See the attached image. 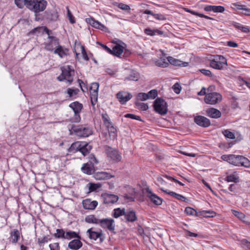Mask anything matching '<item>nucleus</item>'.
Segmentation results:
<instances>
[{
  "mask_svg": "<svg viewBox=\"0 0 250 250\" xmlns=\"http://www.w3.org/2000/svg\"><path fill=\"white\" fill-rule=\"evenodd\" d=\"M57 48L54 50V54H58L61 58H63L68 55L69 50L59 44L57 45Z\"/></svg>",
  "mask_w": 250,
  "mask_h": 250,
  "instance_id": "6ab92c4d",
  "label": "nucleus"
},
{
  "mask_svg": "<svg viewBox=\"0 0 250 250\" xmlns=\"http://www.w3.org/2000/svg\"><path fill=\"white\" fill-rule=\"evenodd\" d=\"M156 64L158 66L165 68L168 66V63L166 62L165 59H163L157 61L156 62Z\"/></svg>",
  "mask_w": 250,
  "mask_h": 250,
  "instance_id": "a18cd8bd",
  "label": "nucleus"
},
{
  "mask_svg": "<svg viewBox=\"0 0 250 250\" xmlns=\"http://www.w3.org/2000/svg\"><path fill=\"white\" fill-rule=\"evenodd\" d=\"M124 51V47L121 45L117 44L112 49L111 54L117 57H120Z\"/></svg>",
  "mask_w": 250,
  "mask_h": 250,
  "instance_id": "c85d7f7f",
  "label": "nucleus"
},
{
  "mask_svg": "<svg viewBox=\"0 0 250 250\" xmlns=\"http://www.w3.org/2000/svg\"><path fill=\"white\" fill-rule=\"evenodd\" d=\"M69 106L72 108L74 113H80L83 108V104L78 102H75L70 104Z\"/></svg>",
  "mask_w": 250,
  "mask_h": 250,
  "instance_id": "a878e982",
  "label": "nucleus"
},
{
  "mask_svg": "<svg viewBox=\"0 0 250 250\" xmlns=\"http://www.w3.org/2000/svg\"><path fill=\"white\" fill-rule=\"evenodd\" d=\"M160 189L164 192L172 196V197H174L175 198L178 194V193H177L175 192L171 191L168 190H165L163 188H161Z\"/></svg>",
  "mask_w": 250,
  "mask_h": 250,
  "instance_id": "0e129e2a",
  "label": "nucleus"
},
{
  "mask_svg": "<svg viewBox=\"0 0 250 250\" xmlns=\"http://www.w3.org/2000/svg\"><path fill=\"white\" fill-rule=\"evenodd\" d=\"M234 26L235 28L240 30L242 32L244 33H248L250 30L248 27L243 26L240 23H235L234 24Z\"/></svg>",
  "mask_w": 250,
  "mask_h": 250,
  "instance_id": "ea45409f",
  "label": "nucleus"
},
{
  "mask_svg": "<svg viewBox=\"0 0 250 250\" xmlns=\"http://www.w3.org/2000/svg\"><path fill=\"white\" fill-rule=\"evenodd\" d=\"M70 134L74 133L77 136L87 137L92 134V130L90 127L83 125H72L69 127Z\"/></svg>",
  "mask_w": 250,
  "mask_h": 250,
  "instance_id": "f03ea898",
  "label": "nucleus"
},
{
  "mask_svg": "<svg viewBox=\"0 0 250 250\" xmlns=\"http://www.w3.org/2000/svg\"><path fill=\"white\" fill-rule=\"evenodd\" d=\"M167 60L169 63L175 66H187L188 65V62H182L170 56L167 57Z\"/></svg>",
  "mask_w": 250,
  "mask_h": 250,
  "instance_id": "412c9836",
  "label": "nucleus"
},
{
  "mask_svg": "<svg viewBox=\"0 0 250 250\" xmlns=\"http://www.w3.org/2000/svg\"><path fill=\"white\" fill-rule=\"evenodd\" d=\"M118 7L121 9L125 11H128L130 9V6L128 5H127L123 3H119L118 4Z\"/></svg>",
  "mask_w": 250,
  "mask_h": 250,
  "instance_id": "13d9d810",
  "label": "nucleus"
},
{
  "mask_svg": "<svg viewBox=\"0 0 250 250\" xmlns=\"http://www.w3.org/2000/svg\"><path fill=\"white\" fill-rule=\"evenodd\" d=\"M153 107L155 112L161 115H165L167 113V102L161 98H157L154 101Z\"/></svg>",
  "mask_w": 250,
  "mask_h": 250,
  "instance_id": "39448f33",
  "label": "nucleus"
},
{
  "mask_svg": "<svg viewBox=\"0 0 250 250\" xmlns=\"http://www.w3.org/2000/svg\"><path fill=\"white\" fill-rule=\"evenodd\" d=\"M222 95L217 92H211L206 95L204 101L206 103L209 104H215L221 101Z\"/></svg>",
  "mask_w": 250,
  "mask_h": 250,
  "instance_id": "423d86ee",
  "label": "nucleus"
},
{
  "mask_svg": "<svg viewBox=\"0 0 250 250\" xmlns=\"http://www.w3.org/2000/svg\"><path fill=\"white\" fill-rule=\"evenodd\" d=\"M100 219L96 218L94 215H90L85 217V221L87 223L99 224Z\"/></svg>",
  "mask_w": 250,
  "mask_h": 250,
  "instance_id": "2f4dec72",
  "label": "nucleus"
},
{
  "mask_svg": "<svg viewBox=\"0 0 250 250\" xmlns=\"http://www.w3.org/2000/svg\"><path fill=\"white\" fill-rule=\"evenodd\" d=\"M50 250H60V247L59 243H54V244H50L49 245Z\"/></svg>",
  "mask_w": 250,
  "mask_h": 250,
  "instance_id": "bf43d9fd",
  "label": "nucleus"
},
{
  "mask_svg": "<svg viewBox=\"0 0 250 250\" xmlns=\"http://www.w3.org/2000/svg\"><path fill=\"white\" fill-rule=\"evenodd\" d=\"M147 94L148 96V99H155L158 95V91L156 89H152L149 91Z\"/></svg>",
  "mask_w": 250,
  "mask_h": 250,
  "instance_id": "49530a36",
  "label": "nucleus"
},
{
  "mask_svg": "<svg viewBox=\"0 0 250 250\" xmlns=\"http://www.w3.org/2000/svg\"><path fill=\"white\" fill-rule=\"evenodd\" d=\"M154 18L159 21H164L166 20V17L161 14H154Z\"/></svg>",
  "mask_w": 250,
  "mask_h": 250,
  "instance_id": "69168bd1",
  "label": "nucleus"
},
{
  "mask_svg": "<svg viewBox=\"0 0 250 250\" xmlns=\"http://www.w3.org/2000/svg\"><path fill=\"white\" fill-rule=\"evenodd\" d=\"M82 143L77 142L73 143L68 149V151L70 153H75L77 151H80V147L81 146Z\"/></svg>",
  "mask_w": 250,
  "mask_h": 250,
  "instance_id": "c756f323",
  "label": "nucleus"
},
{
  "mask_svg": "<svg viewBox=\"0 0 250 250\" xmlns=\"http://www.w3.org/2000/svg\"><path fill=\"white\" fill-rule=\"evenodd\" d=\"M20 238V233L18 229H14L11 231L9 239L12 243L15 244L17 243Z\"/></svg>",
  "mask_w": 250,
  "mask_h": 250,
  "instance_id": "b1692460",
  "label": "nucleus"
},
{
  "mask_svg": "<svg viewBox=\"0 0 250 250\" xmlns=\"http://www.w3.org/2000/svg\"><path fill=\"white\" fill-rule=\"evenodd\" d=\"M223 134L226 138L232 139L235 138V135L234 133L229 131V130H225L223 131Z\"/></svg>",
  "mask_w": 250,
  "mask_h": 250,
  "instance_id": "de8ad7c7",
  "label": "nucleus"
},
{
  "mask_svg": "<svg viewBox=\"0 0 250 250\" xmlns=\"http://www.w3.org/2000/svg\"><path fill=\"white\" fill-rule=\"evenodd\" d=\"M225 11L224 7L220 5H213L212 11L215 13H222Z\"/></svg>",
  "mask_w": 250,
  "mask_h": 250,
  "instance_id": "09e8293b",
  "label": "nucleus"
},
{
  "mask_svg": "<svg viewBox=\"0 0 250 250\" xmlns=\"http://www.w3.org/2000/svg\"><path fill=\"white\" fill-rule=\"evenodd\" d=\"M67 17L68 18L70 22L71 23H74L75 22V18L73 16L72 14L71 13L70 10L69 9V8L68 7H67Z\"/></svg>",
  "mask_w": 250,
  "mask_h": 250,
  "instance_id": "6e6d98bb",
  "label": "nucleus"
},
{
  "mask_svg": "<svg viewBox=\"0 0 250 250\" xmlns=\"http://www.w3.org/2000/svg\"><path fill=\"white\" fill-rule=\"evenodd\" d=\"M102 196L104 199V203L105 204H114L117 202L119 199L118 196L107 193L103 194Z\"/></svg>",
  "mask_w": 250,
  "mask_h": 250,
  "instance_id": "ddd939ff",
  "label": "nucleus"
},
{
  "mask_svg": "<svg viewBox=\"0 0 250 250\" xmlns=\"http://www.w3.org/2000/svg\"><path fill=\"white\" fill-rule=\"evenodd\" d=\"M125 118H128L132 119H135L138 121H141V118L140 116L135 115L132 114H126L125 115Z\"/></svg>",
  "mask_w": 250,
  "mask_h": 250,
  "instance_id": "052dcab7",
  "label": "nucleus"
},
{
  "mask_svg": "<svg viewBox=\"0 0 250 250\" xmlns=\"http://www.w3.org/2000/svg\"><path fill=\"white\" fill-rule=\"evenodd\" d=\"M116 97L121 104H125L132 97V95L130 93L121 91L118 92L116 95Z\"/></svg>",
  "mask_w": 250,
  "mask_h": 250,
  "instance_id": "9b49d317",
  "label": "nucleus"
},
{
  "mask_svg": "<svg viewBox=\"0 0 250 250\" xmlns=\"http://www.w3.org/2000/svg\"><path fill=\"white\" fill-rule=\"evenodd\" d=\"M200 217H213L216 216V212L212 210H202L199 211Z\"/></svg>",
  "mask_w": 250,
  "mask_h": 250,
  "instance_id": "7c9ffc66",
  "label": "nucleus"
},
{
  "mask_svg": "<svg viewBox=\"0 0 250 250\" xmlns=\"http://www.w3.org/2000/svg\"><path fill=\"white\" fill-rule=\"evenodd\" d=\"M80 239L76 238L71 241L68 245V247L71 250H78L82 246L83 243L80 240Z\"/></svg>",
  "mask_w": 250,
  "mask_h": 250,
  "instance_id": "f3484780",
  "label": "nucleus"
},
{
  "mask_svg": "<svg viewBox=\"0 0 250 250\" xmlns=\"http://www.w3.org/2000/svg\"><path fill=\"white\" fill-rule=\"evenodd\" d=\"M124 216L127 222H134L137 220L136 212L133 210L125 211Z\"/></svg>",
  "mask_w": 250,
  "mask_h": 250,
  "instance_id": "a211bd4d",
  "label": "nucleus"
},
{
  "mask_svg": "<svg viewBox=\"0 0 250 250\" xmlns=\"http://www.w3.org/2000/svg\"><path fill=\"white\" fill-rule=\"evenodd\" d=\"M99 87V84L98 83H92V85L90 87V91L95 90L98 91Z\"/></svg>",
  "mask_w": 250,
  "mask_h": 250,
  "instance_id": "338daca9",
  "label": "nucleus"
},
{
  "mask_svg": "<svg viewBox=\"0 0 250 250\" xmlns=\"http://www.w3.org/2000/svg\"><path fill=\"white\" fill-rule=\"evenodd\" d=\"M81 152L83 156L86 155L90 151L92 148V146L89 145L88 143L82 142L81 146L80 147Z\"/></svg>",
  "mask_w": 250,
  "mask_h": 250,
  "instance_id": "393cba45",
  "label": "nucleus"
},
{
  "mask_svg": "<svg viewBox=\"0 0 250 250\" xmlns=\"http://www.w3.org/2000/svg\"><path fill=\"white\" fill-rule=\"evenodd\" d=\"M15 3L18 8L21 9L23 8L24 6L26 7L25 0H15Z\"/></svg>",
  "mask_w": 250,
  "mask_h": 250,
  "instance_id": "8fccbe9b",
  "label": "nucleus"
},
{
  "mask_svg": "<svg viewBox=\"0 0 250 250\" xmlns=\"http://www.w3.org/2000/svg\"><path fill=\"white\" fill-rule=\"evenodd\" d=\"M137 99L140 101H146L148 99V96L146 93H139L137 94Z\"/></svg>",
  "mask_w": 250,
  "mask_h": 250,
  "instance_id": "3c124183",
  "label": "nucleus"
},
{
  "mask_svg": "<svg viewBox=\"0 0 250 250\" xmlns=\"http://www.w3.org/2000/svg\"><path fill=\"white\" fill-rule=\"evenodd\" d=\"M144 32L146 35L150 36H153L156 35H162L164 34L163 31L159 30L158 29L152 30L150 28H146L144 30Z\"/></svg>",
  "mask_w": 250,
  "mask_h": 250,
  "instance_id": "bb28decb",
  "label": "nucleus"
},
{
  "mask_svg": "<svg viewBox=\"0 0 250 250\" xmlns=\"http://www.w3.org/2000/svg\"><path fill=\"white\" fill-rule=\"evenodd\" d=\"M226 181L228 182L237 183L239 182V177L236 174H230L226 177Z\"/></svg>",
  "mask_w": 250,
  "mask_h": 250,
  "instance_id": "4c0bfd02",
  "label": "nucleus"
},
{
  "mask_svg": "<svg viewBox=\"0 0 250 250\" xmlns=\"http://www.w3.org/2000/svg\"><path fill=\"white\" fill-rule=\"evenodd\" d=\"M83 206L85 209L93 210L98 205L96 201H91L90 199H86L83 201Z\"/></svg>",
  "mask_w": 250,
  "mask_h": 250,
  "instance_id": "2eb2a0df",
  "label": "nucleus"
},
{
  "mask_svg": "<svg viewBox=\"0 0 250 250\" xmlns=\"http://www.w3.org/2000/svg\"><path fill=\"white\" fill-rule=\"evenodd\" d=\"M26 8L37 14L43 11L46 7L47 2L45 0H25Z\"/></svg>",
  "mask_w": 250,
  "mask_h": 250,
  "instance_id": "7ed1b4c3",
  "label": "nucleus"
},
{
  "mask_svg": "<svg viewBox=\"0 0 250 250\" xmlns=\"http://www.w3.org/2000/svg\"><path fill=\"white\" fill-rule=\"evenodd\" d=\"M49 240H50V239L49 238L48 236H44L43 237L39 238L38 239V242L41 246L42 245L47 243Z\"/></svg>",
  "mask_w": 250,
  "mask_h": 250,
  "instance_id": "603ef678",
  "label": "nucleus"
},
{
  "mask_svg": "<svg viewBox=\"0 0 250 250\" xmlns=\"http://www.w3.org/2000/svg\"><path fill=\"white\" fill-rule=\"evenodd\" d=\"M79 91L78 89H72L69 88L67 90V94H68L69 97H72L74 95H76Z\"/></svg>",
  "mask_w": 250,
  "mask_h": 250,
  "instance_id": "c03bdc74",
  "label": "nucleus"
},
{
  "mask_svg": "<svg viewBox=\"0 0 250 250\" xmlns=\"http://www.w3.org/2000/svg\"><path fill=\"white\" fill-rule=\"evenodd\" d=\"M163 177L167 179V180H169V181H173L175 183H177L178 184H179L181 186H184V184H183L182 183H181V182L179 181L178 180H177V179L170 176H168V175H163Z\"/></svg>",
  "mask_w": 250,
  "mask_h": 250,
  "instance_id": "5fc2aeb1",
  "label": "nucleus"
},
{
  "mask_svg": "<svg viewBox=\"0 0 250 250\" xmlns=\"http://www.w3.org/2000/svg\"><path fill=\"white\" fill-rule=\"evenodd\" d=\"M86 21L88 23L95 28L99 29L103 31H106L107 29L104 24H102L98 21H96L92 18L86 19Z\"/></svg>",
  "mask_w": 250,
  "mask_h": 250,
  "instance_id": "4468645a",
  "label": "nucleus"
},
{
  "mask_svg": "<svg viewBox=\"0 0 250 250\" xmlns=\"http://www.w3.org/2000/svg\"><path fill=\"white\" fill-rule=\"evenodd\" d=\"M208 60L210 66L217 70H224L228 65L227 59L222 55H210Z\"/></svg>",
  "mask_w": 250,
  "mask_h": 250,
  "instance_id": "f257e3e1",
  "label": "nucleus"
},
{
  "mask_svg": "<svg viewBox=\"0 0 250 250\" xmlns=\"http://www.w3.org/2000/svg\"><path fill=\"white\" fill-rule=\"evenodd\" d=\"M135 105L138 109L143 111H146L148 108L147 104L144 103L136 102L135 103Z\"/></svg>",
  "mask_w": 250,
  "mask_h": 250,
  "instance_id": "79ce46f5",
  "label": "nucleus"
},
{
  "mask_svg": "<svg viewBox=\"0 0 250 250\" xmlns=\"http://www.w3.org/2000/svg\"><path fill=\"white\" fill-rule=\"evenodd\" d=\"M72 238L80 239V236L75 231H67L65 234L64 239L70 240Z\"/></svg>",
  "mask_w": 250,
  "mask_h": 250,
  "instance_id": "473e14b6",
  "label": "nucleus"
},
{
  "mask_svg": "<svg viewBox=\"0 0 250 250\" xmlns=\"http://www.w3.org/2000/svg\"><path fill=\"white\" fill-rule=\"evenodd\" d=\"M139 78V73L135 71H132L130 74L125 78V80L129 81H138Z\"/></svg>",
  "mask_w": 250,
  "mask_h": 250,
  "instance_id": "c9c22d12",
  "label": "nucleus"
},
{
  "mask_svg": "<svg viewBox=\"0 0 250 250\" xmlns=\"http://www.w3.org/2000/svg\"><path fill=\"white\" fill-rule=\"evenodd\" d=\"M44 18L49 21H55L58 18V13L54 11H46L44 15Z\"/></svg>",
  "mask_w": 250,
  "mask_h": 250,
  "instance_id": "5701e85b",
  "label": "nucleus"
},
{
  "mask_svg": "<svg viewBox=\"0 0 250 250\" xmlns=\"http://www.w3.org/2000/svg\"><path fill=\"white\" fill-rule=\"evenodd\" d=\"M185 212L188 215L200 217L199 211H197L196 210L190 207L186 208Z\"/></svg>",
  "mask_w": 250,
  "mask_h": 250,
  "instance_id": "f704fd0d",
  "label": "nucleus"
},
{
  "mask_svg": "<svg viewBox=\"0 0 250 250\" xmlns=\"http://www.w3.org/2000/svg\"><path fill=\"white\" fill-rule=\"evenodd\" d=\"M102 117L104 124L110 121V118L106 113H103L102 114Z\"/></svg>",
  "mask_w": 250,
  "mask_h": 250,
  "instance_id": "774afa93",
  "label": "nucleus"
},
{
  "mask_svg": "<svg viewBox=\"0 0 250 250\" xmlns=\"http://www.w3.org/2000/svg\"><path fill=\"white\" fill-rule=\"evenodd\" d=\"M105 150L106 151L108 157L110 158L113 161L118 162L121 160L122 156L117 150L113 149L110 146H105Z\"/></svg>",
  "mask_w": 250,
  "mask_h": 250,
  "instance_id": "0eeeda50",
  "label": "nucleus"
},
{
  "mask_svg": "<svg viewBox=\"0 0 250 250\" xmlns=\"http://www.w3.org/2000/svg\"><path fill=\"white\" fill-rule=\"evenodd\" d=\"M240 163V166H243L246 167H250V161L243 156H241Z\"/></svg>",
  "mask_w": 250,
  "mask_h": 250,
  "instance_id": "e433bc0d",
  "label": "nucleus"
},
{
  "mask_svg": "<svg viewBox=\"0 0 250 250\" xmlns=\"http://www.w3.org/2000/svg\"><path fill=\"white\" fill-rule=\"evenodd\" d=\"M242 247L244 250H250V242L246 239L241 240Z\"/></svg>",
  "mask_w": 250,
  "mask_h": 250,
  "instance_id": "37998d69",
  "label": "nucleus"
},
{
  "mask_svg": "<svg viewBox=\"0 0 250 250\" xmlns=\"http://www.w3.org/2000/svg\"><path fill=\"white\" fill-rule=\"evenodd\" d=\"M146 197L156 205L159 206L162 204L163 199L153 193L149 189L146 190Z\"/></svg>",
  "mask_w": 250,
  "mask_h": 250,
  "instance_id": "1a4fd4ad",
  "label": "nucleus"
},
{
  "mask_svg": "<svg viewBox=\"0 0 250 250\" xmlns=\"http://www.w3.org/2000/svg\"><path fill=\"white\" fill-rule=\"evenodd\" d=\"M62 73L57 77V80L60 82L66 80L69 84L73 81V77L74 75V70L69 65L64 66L61 68Z\"/></svg>",
  "mask_w": 250,
  "mask_h": 250,
  "instance_id": "20e7f679",
  "label": "nucleus"
},
{
  "mask_svg": "<svg viewBox=\"0 0 250 250\" xmlns=\"http://www.w3.org/2000/svg\"><path fill=\"white\" fill-rule=\"evenodd\" d=\"M233 214L240 220H243L245 218V215L242 212L236 210H233Z\"/></svg>",
  "mask_w": 250,
  "mask_h": 250,
  "instance_id": "4d7b16f0",
  "label": "nucleus"
},
{
  "mask_svg": "<svg viewBox=\"0 0 250 250\" xmlns=\"http://www.w3.org/2000/svg\"><path fill=\"white\" fill-rule=\"evenodd\" d=\"M207 115L212 118H219L221 116V112L214 108H209L206 110Z\"/></svg>",
  "mask_w": 250,
  "mask_h": 250,
  "instance_id": "aec40b11",
  "label": "nucleus"
},
{
  "mask_svg": "<svg viewBox=\"0 0 250 250\" xmlns=\"http://www.w3.org/2000/svg\"><path fill=\"white\" fill-rule=\"evenodd\" d=\"M87 233L90 239L97 240L99 238L101 242H103L104 239V235L101 230L99 231H96L92 228L87 230Z\"/></svg>",
  "mask_w": 250,
  "mask_h": 250,
  "instance_id": "6e6552de",
  "label": "nucleus"
},
{
  "mask_svg": "<svg viewBox=\"0 0 250 250\" xmlns=\"http://www.w3.org/2000/svg\"><path fill=\"white\" fill-rule=\"evenodd\" d=\"M194 120L197 125L203 127H207L210 125V120L203 116H197L194 118Z\"/></svg>",
  "mask_w": 250,
  "mask_h": 250,
  "instance_id": "f8f14e48",
  "label": "nucleus"
},
{
  "mask_svg": "<svg viewBox=\"0 0 250 250\" xmlns=\"http://www.w3.org/2000/svg\"><path fill=\"white\" fill-rule=\"evenodd\" d=\"M108 131L112 139H115L117 136V129L114 126L110 127V128L108 129Z\"/></svg>",
  "mask_w": 250,
  "mask_h": 250,
  "instance_id": "a19ab883",
  "label": "nucleus"
},
{
  "mask_svg": "<svg viewBox=\"0 0 250 250\" xmlns=\"http://www.w3.org/2000/svg\"><path fill=\"white\" fill-rule=\"evenodd\" d=\"M65 232L63 229H57L56 233H54V236L57 238H65Z\"/></svg>",
  "mask_w": 250,
  "mask_h": 250,
  "instance_id": "58836bf2",
  "label": "nucleus"
},
{
  "mask_svg": "<svg viewBox=\"0 0 250 250\" xmlns=\"http://www.w3.org/2000/svg\"><path fill=\"white\" fill-rule=\"evenodd\" d=\"M90 99L93 100H98V91L95 90L90 91Z\"/></svg>",
  "mask_w": 250,
  "mask_h": 250,
  "instance_id": "680f3d73",
  "label": "nucleus"
},
{
  "mask_svg": "<svg viewBox=\"0 0 250 250\" xmlns=\"http://www.w3.org/2000/svg\"><path fill=\"white\" fill-rule=\"evenodd\" d=\"M48 39L50 40V42L54 43V45L57 46L59 44V40L54 36L48 35Z\"/></svg>",
  "mask_w": 250,
  "mask_h": 250,
  "instance_id": "e2e57ef3",
  "label": "nucleus"
},
{
  "mask_svg": "<svg viewBox=\"0 0 250 250\" xmlns=\"http://www.w3.org/2000/svg\"><path fill=\"white\" fill-rule=\"evenodd\" d=\"M173 90L176 94H179L181 90V86L178 83H175L172 86Z\"/></svg>",
  "mask_w": 250,
  "mask_h": 250,
  "instance_id": "864d4df0",
  "label": "nucleus"
},
{
  "mask_svg": "<svg viewBox=\"0 0 250 250\" xmlns=\"http://www.w3.org/2000/svg\"><path fill=\"white\" fill-rule=\"evenodd\" d=\"M241 155L230 154L229 163L235 166H240Z\"/></svg>",
  "mask_w": 250,
  "mask_h": 250,
  "instance_id": "cd10ccee",
  "label": "nucleus"
},
{
  "mask_svg": "<svg viewBox=\"0 0 250 250\" xmlns=\"http://www.w3.org/2000/svg\"><path fill=\"white\" fill-rule=\"evenodd\" d=\"M114 177V175L106 172H98L95 174V178L99 180L109 179Z\"/></svg>",
  "mask_w": 250,
  "mask_h": 250,
  "instance_id": "4be33fe9",
  "label": "nucleus"
},
{
  "mask_svg": "<svg viewBox=\"0 0 250 250\" xmlns=\"http://www.w3.org/2000/svg\"><path fill=\"white\" fill-rule=\"evenodd\" d=\"M81 170L83 173L88 175L92 174L95 171L93 165L89 163L84 164L81 167Z\"/></svg>",
  "mask_w": 250,
  "mask_h": 250,
  "instance_id": "dca6fc26",
  "label": "nucleus"
},
{
  "mask_svg": "<svg viewBox=\"0 0 250 250\" xmlns=\"http://www.w3.org/2000/svg\"><path fill=\"white\" fill-rule=\"evenodd\" d=\"M114 223V220L113 219L105 218L100 219L99 224L103 228H106L110 231H113L115 229Z\"/></svg>",
  "mask_w": 250,
  "mask_h": 250,
  "instance_id": "9d476101",
  "label": "nucleus"
},
{
  "mask_svg": "<svg viewBox=\"0 0 250 250\" xmlns=\"http://www.w3.org/2000/svg\"><path fill=\"white\" fill-rule=\"evenodd\" d=\"M125 211V208L122 209H121L120 208H115L113 210L112 216L115 218H117L122 215L124 216Z\"/></svg>",
  "mask_w": 250,
  "mask_h": 250,
  "instance_id": "72a5a7b5",
  "label": "nucleus"
}]
</instances>
